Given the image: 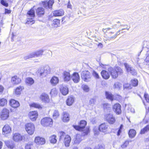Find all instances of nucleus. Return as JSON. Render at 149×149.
I'll return each instance as SVG.
<instances>
[{
  "mask_svg": "<svg viewBox=\"0 0 149 149\" xmlns=\"http://www.w3.org/2000/svg\"><path fill=\"white\" fill-rule=\"evenodd\" d=\"M100 65L105 69L108 68V71L110 73L113 79H116L118 77V74H121L123 73V70L119 67H116L113 68L111 67L108 68V66L104 65L102 64Z\"/></svg>",
  "mask_w": 149,
  "mask_h": 149,
  "instance_id": "1",
  "label": "nucleus"
},
{
  "mask_svg": "<svg viewBox=\"0 0 149 149\" xmlns=\"http://www.w3.org/2000/svg\"><path fill=\"white\" fill-rule=\"evenodd\" d=\"M60 140L63 141L65 146L68 147L69 146L71 141L70 137L63 132L60 133Z\"/></svg>",
  "mask_w": 149,
  "mask_h": 149,
  "instance_id": "2",
  "label": "nucleus"
},
{
  "mask_svg": "<svg viewBox=\"0 0 149 149\" xmlns=\"http://www.w3.org/2000/svg\"><path fill=\"white\" fill-rule=\"evenodd\" d=\"M111 28H109L102 29V31L106 33L107 34L106 35L107 36V40H109L113 39L116 38L117 37V34H115L114 32L109 31Z\"/></svg>",
  "mask_w": 149,
  "mask_h": 149,
  "instance_id": "3",
  "label": "nucleus"
},
{
  "mask_svg": "<svg viewBox=\"0 0 149 149\" xmlns=\"http://www.w3.org/2000/svg\"><path fill=\"white\" fill-rule=\"evenodd\" d=\"M25 129L27 132L30 135L33 134L35 131V126L32 123H29L26 124Z\"/></svg>",
  "mask_w": 149,
  "mask_h": 149,
  "instance_id": "4",
  "label": "nucleus"
},
{
  "mask_svg": "<svg viewBox=\"0 0 149 149\" xmlns=\"http://www.w3.org/2000/svg\"><path fill=\"white\" fill-rule=\"evenodd\" d=\"M53 123L52 120L49 118L46 117L41 120V124L43 126H51Z\"/></svg>",
  "mask_w": 149,
  "mask_h": 149,
  "instance_id": "5",
  "label": "nucleus"
},
{
  "mask_svg": "<svg viewBox=\"0 0 149 149\" xmlns=\"http://www.w3.org/2000/svg\"><path fill=\"white\" fill-rule=\"evenodd\" d=\"M91 76L90 73L88 70H84L81 72V77L85 81L88 82L89 81Z\"/></svg>",
  "mask_w": 149,
  "mask_h": 149,
  "instance_id": "6",
  "label": "nucleus"
},
{
  "mask_svg": "<svg viewBox=\"0 0 149 149\" xmlns=\"http://www.w3.org/2000/svg\"><path fill=\"white\" fill-rule=\"evenodd\" d=\"M87 124L86 121L84 120H82L80 121L79 126L73 125L74 128L77 130L82 131L84 129L85 127Z\"/></svg>",
  "mask_w": 149,
  "mask_h": 149,
  "instance_id": "7",
  "label": "nucleus"
},
{
  "mask_svg": "<svg viewBox=\"0 0 149 149\" xmlns=\"http://www.w3.org/2000/svg\"><path fill=\"white\" fill-rule=\"evenodd\" d=\"M26 135H21L18 133H15L13 134V140L15 142H18L24 140Z\"/></svg>",
  "mask_w": 149,
  "mask_h": 149,
  "instance_id": "8",
  "label": "nucleus"
},
{
  "mask_svg": "<svg viewBox=\"0 0 149 149\" xmlns=\"http://www.w3.org/2000/svg\"><path fill=\"white\" fill-rule=\"evenodd\" d=\"M105 117L107 121L110 124H113L116 121L115 118L112 114H107Z\"/></svg>",
  "mask_w": 149,
  "mask_h": 149,
  "instance_id": "9",
  "label": "nucleus"
},
{
  "mask_svg": "<svg viewBox=\"0 0 149 149\" xmlns=\"http://www.w3.org/2000/svg\"><path fill=\"white\" fill-rule=\"evenodd\" d=\"M9 111L6 109H4L2 111L1 114V118L2 119L5 120L9 117Z\"/></svg>",
  "mask_w": 149,
  "mask_h": 149,
  "instance_id": "10",
  "label": "nucleus"
},
{
  "mask_svg": "<svg viewBox=\"0 0 149 149\" xmlns=\"http://www.w3.org/2000/svg\"><path fill=\"white\" fill-rule=\"evenodd\" d=\"M12 132L11 128L10 126L8 124L5 125L3 128L2 134L6 135L11 133Z\"/></svg>",
  "mask_w": 149,
  "mask_h": 149,
  "instance_id": "11",
  "label": "nucleus"
},
{
  "mask_svg": "<svg viewBox=\"0 0 149 149\" xmlns=\"http://www.w3.org/2000/svg\"><path fill=\"white\" fill-rule=\"evenodd\" d=\"M38 116V112L36 111H30L29 113V117L32 121H36Z\"/></svg>",
  "mask_w": 149,
  "mask_h": 149,
  "instance_id": "12",
  "label": "nucleus"
},
{
  "mask_svg": "<svg viewBox=\"0 0 149 149\" xmlns=\"http://www.w3.org/2000/svg\"><path fill=\"white\" fill-rule=\"evenodd\" d=\"M61 93L63 95H66L68 94L69 89L67 86L62 85L60 88Z\"/></svg>",
  "mask_w": 149,
  "mask_h": 149,
  "instance_id": "13",
  "label": "nucleus"
},
{
  "mask_svg": "<svg viewBox=\"0 0 149 149\" xmlns=\"http://www.w3.org/2000/svg\"><path fill=\"white\" fill-rule=\"evenodd\" d=\"M124 65L128 72H130L132 75H136V70L132 67H131L130 65L127 63L125 64Z\"/></svg>",
  "mask_w": 149,
  "mask_h": 149,
  "instance_id": "14",
  "label": "nucleus"
},
{
  "mask_svg": "<svg viewBox=\"0 0 149 149\" xmlns=\"http://www.w3.org/2000/svg\"><path fill=\"white\" fill-rule=\"evenodd\" d=\"M108 125L105 123L101 124L99 127L98 129L100 131L107 133L108 131Z\"/></svg>",
  "mask_w": 149,
  "mask_h": 149,
  "instance_id": "15",
  "label": "nucleus"
},
{
  "mask_svg": "<svg viewBox=\"0 0 149 149\" xmlns=\"http://www.w3.org/2000/svg\"><path fill=\"white\" fill-rule=\"evenodd\" d=\"M121 106L118 103L115 104L113 107V111L117 114H119L121 113Z\"/></svg>",
  "mask_w": 149,
  "mask_h": 149,
  "instance_id": "16",
  "label": "nucleus"
},
{
  "mask_svg": "<svg viewBox=\"0 0 149 149\" xmlns=\"http://www.w3.org/2000/svg\"><path fill=\"white\" fill-rule=\"evenodd\" d=\"M21 81V79L17 76L12 77L11 79V83L13 85H16L19 84Z\"/></svg>",
  "mask_w": 149,
  "mask_h": 149,
  "instance_id": "17",
  "label": "nucleus"
},
{
  "mask_svg": "<svg viewBox=\"0 0 149 149\" xmlns=\"http://www.w3.org/2000/svg\"><path fill=\"white\" fill-rule=\"evenodd\" d=\"M9 104L11 107L14 108H17L20 106L19 102L13 99H11L10 100Z\"/></svg>",
  "mask_w": 149,
  "mask_h": 149,
  "instance_id": "18",
  "label": "nucleus"
},
{
  "mask_svg": "<svg viewBox=\"0 0 149 149\" xmlns=\"http://www.w3.org/2000/svg\"><path fill=\"white\" fill-rule=\"evenodd\" d=\"M35 142L37 144L42 145L45 143V139L39 136H37L35 138Z\"/></svg>",
  "mask_w": 149,
  "mask_h": 149,
  "instance_id": "19",
  "label": "nucleus"
},
{
  "mask_svg": "<svg viewBox=\"0 0 149 149\" xmlns=\"http://www.w3.org/2000/svg\"><path fill=\"white\" fill-rule=\"evenodd\" d=\"M64 12L62 9L56 10L53 12V15L55 17L61 16L64 15Z\"/></svg>",
  "mask_w": 149,
  "mask_h": 149,
  "instance_id": "20",
  "label": "nucleus"
},
{
  "mask_svg": "<svg viewBox=\"0 0 149 149\" xmlns=\"http://www.w3.org/2000/svg\"><path fill=\"white\" fill-rule=\"evenodd\" d=\"M41 100L43 102L48 103L49 99L48 95L45 93H43L40 96Z\"/></svg>",
  "mask_w": 149,
  "mask_h": 149,
  "instance_id": "21",
  "label": "nucleus"
},
{
  "mask_svg": "<svg viewBox=\"0 0 149 149\" xmlns=\"http://www.w3.org/2000/svg\"><path fill=\"white\" fill-rule=\"evenodd\" d=\"M71 78L75 83H77L80 80V77L78 74L76 72L74 73L72 76Z\"/></svg>",
  "mask_w": 149,
  "mask_h": 149,
  "instance_id": "22",
  "label": "nucleus"
},
{
  "mask_svg": "<svg viewBox=\"0 0 149 149\" xmlns=\"http://www.w3.org/2000/svg\"><path fill=\"white\" fill-rule=\"evenodd\" d=\"M74 98L72 96H69L66 101V104L69 106H71L74 103Z\"/></svg>",
  "mask_w": 149,
  "mask_h": 149,
  "instance_id": "23",
  "label": "nucleus"
},
{
  "mask_svg": "<svg viewBox=\"0 0 149 149\" xmlns=\"http://www.w3.org/2000/svg\"><path fill=\"white\" fill-rule=\"evenodd\" d=\"M102 77L105 79H109L110 77V74L109 72L106 70H103L101 72Z\"/></svg>",
  "mask_w": 149,
  "mask_h": 149,
  "instance_id": "24",
  "label": "nucleus"
},
{
  "mask_svg": "<svg viewBox=\"0 0 149 149\" xmlns=\"http://www.w3.org/2000/svg\"><path fill=\"white\" fill-rule=\"evenodd\" d=\"M59 82V79L58 77H53L51 79L50 82L52 86H56Z\"/></svg>",
  "mask_w": 149,
  "mask_h": 149,
  "instance_id": "25",
  "label": "nucleus"
},
{
  "mask_svg": "<svg viewBox=\"0 0 149 149\" xmlns=\"http://www.w3.org/2000/svg\"><path fill=\"white\" fill-rule=\"evenodd\" d=\"M44 13V9L42 7L38 8L36 10V13L39 17H41L43 15Z\"/></svg>",
  "mask_w": 149,
  "mask_h": 149,
  "instance_id": "26",
  "label": "nucleus"
},
{
  "mask_svg": "<svg viewBox=\"0 0 149 149\" xmlns=\"http://www.w3.org/2000/svg\"><path fill=\"white\" fill-rule=\"evenodd\" d=\"M36 73L40 77H45L46 76L45 72V70L43 68L39 69Z\"/></svg>",
  "mask_w": 149,
  "mask_h": 149,
  "instance_id": "27",
  "label": "nucleus"
},
{
  "mask_svg": "<svg viewBox=\"0 0 149 149\" xmlns=\"http://www.w3.org/2000/svg\"><path fill=\"white\" fill-rule=\"evenodd\" d=\"M63 78L65 81H68L71 79L70 73L68 72H65L63 74Z\"/></svg>",
  "mask_w": 149,
  "mask_h": 149,
  "instance_id": "28",
  "label": "nucleus"
},
{
  "mask_svg": "<svg viewBox=\"0 0 149 149\" xmlns=\"http://www.w3.org/2000/svg\"><path fill=\"white\" fill-rule=\"evenodd\" d=\"M60 25V20L57 19H55L53 20V23L52 24V27L56 28L59 26Z\"/></svg>",
  "mask_w": 149,
  "mask_h": 149,
  "instance_id": "29",
  "label": "nucleus"
},
{
  "mask_svg": "<svg viewBox=\"0 0 149 149\" xmlns=\"http://www.w3.org/2000/svg\"><path fill=\"white\" fill-rule=\"evenodd\" d=\"M81 136L80 134H77L75 138L74 142L75 144H79L82 141Z\"/></svg>",
  "mask_w": 149,
  "mask_h": 149,
  "instance_id": "30",
  "label": "nucleus"
},
{
  "mask_svg": "<svg viewBox=\"0 0 149 149\" xmlns=\"http://www.w3.org/2000/svg\"><path fill=\"white\" fill-rule=\"evenodd\" d=\"M25 82L27 85L30 86L34 83V81L32 78L28 77L26 79Z\"/></svg>",
  "mask_w": 149,
  "mask_h": 149,
  "instance_id": "31",
  "label": "nucleus"
},
{
  "mask_svg": "<svg viewBox=\"0 0 149 149\" xmlns=\"http://www.w3.org/2000/svg\"><path fill=\"white\" fill-rule=\"evenodd\" d=\"M69 120V116L68 113L64 112L63 113V117L62 120L64 122H67Z\"/></svg>",
  "mask_w": 149,
  "mask_h": 149,
  "instance_id": "32",
  "label": "nucleus"
},
{
  "mask_svg": "<svg viewBox=\"0 0 149 149\" xmlns=\"http://www.w3.org/2000/svg\"><path fill=\"white\" fill-rule=\"evenodd\" d=\"M122 84L118 82H115L113 86L114 89H115L118 90H120L122 88Z\"/></svg>",
  "mask_w": 149,
  "mask_h": 149,
  "instance_id": "33",
  "label": "nucleus"
},
{
  "mask_svg": "<svg viewBox=\"0 0 149 149\" xmlns=\"http://www.w3.org/2000/svg\"><path fill=\"white\" fill-rule=\"evenodd\" d=\"M136 134L135 130L133 129L130 130L129 132V136L130 138H132L134 137Z\"/></svg>",
  "mask_w": 149,
  "mask_h": 149,
  "instance_id": "34",
  "label": "nucleus"
},
{
  "mask_svg": "<svg viewBox=\"0 0 149 149\" xmlns=\"http://www.w3.org/2000/svg\"><path fill=\"white\" fill-rule=\"evenodd\" d=\"M5 143L8 147L11 149H13L15 146L14 143L12 142L7 141H6Z\"/></svg>",
  "mask_w": 149,
  "mask_h": 149,
  "instance_id": "35",
  "label": "nucleus"
},
{
  "mask_svg": "<svg viewBox=\"0 0 149 149\" xmlns=\"http://www.w3.org/2000/svg\"><path fill=\"white\" fill-rule=\"evenodd\" d=\"M23 89V87L22 86H19L17 87L15 90V94L17 95H19L21 93V92Z\"/></svg>",
  "mask_w": 149,
  "mask_h": 149,
  "instance_id": "36",
  "label": "nucleus"
},
{
  "mask_svg": "<svg viewBox=\"0 0 149 149\" xmlns=\"http://www.w3.org/2000/svg\"><path fill=\"white\" fill-rule=\"evenodd\" d=\"M7 104V100L4 98H0V106L3 107Z\"/></svg>",
  "mask_w": 149,
  "mask_h": 149,
  "instance_id": "37",
  "label": "nucleus"
},
{
  "mask_svg": "<svg viewBox=\"0 0 149 149\" xmlns=\"http://www.w3.org/2000/svg\"><path fill=\"white\" fill-rule=\"evenodd\" d=\"M28 17H33L35 16V11L32 9L29 11L27 13Z\"/></svg>",
  "mask_w": 149,
  "mask_h": 149,
  "instance_id": "38",
  "label": "nucleus"
},
{
  "mask_svg": "<svg viewBox=\"0 0 149 149\" xmlns=\"http://www.w3.org/2000/svg\"><path fill=\"white\" fill-rule=\"evenodd\" d=\"M106 96L107 99L110 100L111 101L113 100V95L111 93L109 92H106Z\"/></svg>",
  "mask_w": 149,
  "mask_h": 149,
  "instance_id": "39",
  "label": "nucleus"
},
{
  "mask_svg": "<svg viewBox=\"0 0 149 149\" xmlns=\"http://www.w3.org/2000/svg\"><path fill=\"white\" fill-rule=\"evenodd\" d=\"M44 51L43 49L40 50L36 52H35L36 57H37L41 56L43 54V53Z\"/></svg>",
  "mask_w": 149,
  "mask_h": 149,
  "instance_id": "40",
  "label": "nucleus"
},
{
  "mask_svg": "<svg viewBox=\"0 0 149 149\" xmlns=\"http://www.w3.org/2000/svg\"><path fill=\"white\" fill-rule=\"evenodd\" d=\"M82 131L83 132L82 133V135L83 136L87 135L90 132L89 128L87 127L85 129H83Z\"/></svg>",
  "mask_w": 149,
  "mask_h": 149,
  "instance_id": "41",
  "label": "nucleus"
},
{
  "mask_svg": "<svg viewBox=\"0 0 149 149\" xmlns=\"http://www.w3.org/2000/svg\"><path fill=\"white\" fill-rule=\"evenodd\" d=\"M29 106L31 107H33L39 109L42 108L41 106L39 104L35 103H33L30 104Z\"/></svg>",
  "mask_w": 149,
  "mask_h": 149,
  "instance_id": "42",
  "label": "nucleus"
},
{
  "mask_svg": "<svg viewBox=\"0 0 149 149\" xmlns=\"http://www.w3.org/2000/svg\"><path fill=\"white\" fill-rule=\"evenodd\" d=\"M149 130V125H147L141 130L140 133L141 134H144L148 132Z\"/></svg>",
  "mask_w": 149,
  "mask_h": 149,
  "instance_id": "43",
  "label": "nucleus"
},
{
  "mask_svg": "<svg viewBox=\"0 0 149 149\" xmlns=\"http://www.w3.org/2000/svg\"><path fill=\"white\" fill-rule=\"evenodd\" d=\"M56 136L55 135H53L50 138V140L51 143H55L57 141L56 139Z\"/></svg>",
  "mask_w": 149,
  "mask_h": 149,
  "instance_id": "44",
  "label": "nucleus"
},
{
  "mask_svg": "<svg viewBox=\"0 0 149 149\" xmlns=\"http://www.w3.org/2000/svg\"><path fill=\"white\" fill-rule=\"evenodd\" d=\"M35 21L33 20V18H28L27 19L26 23L28 24L32 25L35 23Z\"/></svg>",
  "mask_w": 149,
  "mask_h": 149,
  "instance_id": "45",
  "label": "nucleus"
},
{
  "mask_svg": "<svg viewBox=\"0 0 149 149\" xmlns=\"http://www.w3.org/2000/svg\"><path fill=\"white\" fill-rule=\"evenodd\" d=\"M45 72L46 75L50 73L51 72V69L48 66H47L45 67Z\"/></svg>",
  "mask_w": 149,
  "mask_h": 149,
  "instance_id": "46",
  "label": "nucleus"
},
{
  "mask_svg": "<svg viewBox=\"0 0 149 149\" xmlns=\"http://www.w3.org/2000/svg\"><path fill=\"white\" fill-rule=\"evenodd\" d=\"M138 84V81L137 79H134L131 80V84L134 86H136Z\"/></svg>",
  "mask_w": 149,
  "mask_h": 149,
  "instance_id": "47",
  "label": "nucleus"
},
{
  "mask_svg": "<svg viewBox=\"0 0 149 149\" xmlns=\"http://www.w3.org/2000/svg\"><path fill=\"white\" fill-rule=\"evenodd\" d=\"M123 88L124 89H130L132 88L130 84L128 83L125 84L123 85Z\"/></svg>",
  "mask_w": 149,
  "mask_h": 149,
  "instance_id": "48",
  "label": "nucleus"
},
{
  "mask_svg": "<svg viewBox=\"0 0 149 149\" xmlns=\"http://www.w3.org/2000/svg\"><path fill=\"white\" fill-rule=\"evenodd\" d=\"M54 3V1L53 0H50L48 2H47L48 6L49 8H51Z\"/></svg>",
  "mask_w": 149,
  "mask_h": 149,
  "instance_id": "49",
  "label": "nucleus"
},
{
  "mask_svg": "<svg viewBox=\"0 0 149 149\" xmlns=\"http://www.w3.org/2000/svg\"><path fill=\"white\" fill-rule=\"evenodd\" d=\"M104 146L103 144L99 145L96 146L94 149H104Z\"/></svg>",
  "mask_w": 149,
  "mask_h": 149,
  "instance_id": "50",
  "label": "nucleus"
},
{
  "mask_svg": "<svg viewBox=\"0 0 149 149\" xmlns=\"http://www.w3.org/2000/svg\"><path fill=\"white\" fill-rule=\"evenodd\" d=\"M1 3L3 5L7 7L8 6V4L6 0H1Z\"/></svg>",
  "mask_w": 149,
  "mask_h": 149,
  "instance_id": "51",
  "label": "nucleus"
},
{
  "mask_svg": "<svg viewBox=\"0 0 149 149\" xmlns=\"http://www.w3.org/2000/svg\"><path fill=\"white\" fill-rule=\"evenodd\" d=\"M82 88L83 90L86 92H87L89 91V88L88 86L85 85H83L82 86Z\"/></svg>",
  "mask_w": 149,
  "mask_h": 149,
  "instance_id": "52",
  "label": "nucleus"
},
{
  "mask_svg": "<svg viewBox=\"0 0 149 149\" xmlns=\"http://www.w3.org/2000/svg\"><path fill=\"white\" fill-rule=\"evenodd\" d=\"M50 93L52 95H55L57 94V92L56 89L54 88L52 89Z\"/></svg>",
  "mask_w": 149,
  "mask_h": 149,
  "instance_id": "53",
  "label": "nucleus"
},
{
  "mask_svg": "<svg viewBox=\"0 0 149 149\" xmlns=\"http://www.w3.org/2000/svg\"><path fill=\"white\" fill-rule=\"evenodd\" d=\"M93 76L96 79H99L100 77L98 74L95 71H93L92 73Z\"/></svg>",
  "mask_w": 149,
  "mask_h": 149,
  "instance_id": "54",
  "label": "nucleus"
},
{
  "mask_svg": "<svg viewBox=\"0 0 149 149\" xmlns=\"http://www.w3.org/2000/svg\"><path fill=\"white\" fill-rule=\"evenodd\" d=\"M59 115V113L58 111L55 110L54 111L53 114V116L54 117V118H57L58 116Z\"/></svg>",
  "mask_w": 149,
  "mask_h": 149,
  "instance_id": "55",
  "label": "nucleus"
},
{
  "mask_svg": "<svg viewBox=\"0 0 149 149\" xmlns=\"http://www.w3.org/2000/svg\"><path fill=\"white\" fill-rule=\"evenodd\" d=\"M96 102V100L95 98L91 99L89 102V104L91 105L94 104Z\"/></svg>",
  "mask_w": 149,
  "mask_h": 149,
  "instance_id": "56",
  "label": "nucleus"
},
{
  "mask_svg": "<svg viewBox=\"0 0 149 149\" xmlns=\"http://www.w3.org/2000/svg\"><path fill=\"white\" fill-rule=\"evenodd\" d=\"M144 97L147 102H149V95L148 94L145 93Z\"/></svg>",
  "mask_w": 149,
  "mask_h": 149,
  "instance_id": "57",
  "label": "nucleus"
},
{
  "mask_svg": "<svg viewBox=\"0 0 149 149\" xmlns=\"http://www.w3.org/2000/svg\"><path fill=\"white\" fill-rule=\"evenodd\" d=\"M129 144V142L128 141H125L123 144H122L121 146L122 148H126Z\"/></svg>",
  "mask_w": 149,
  "mask_h": 149,
  "instance_id": "58",
  "label": "nucleus"
},
{
  "mask_svg": "<svg viewBox=\"0 0 149 149\" xmlns=\"http://www.w3.org/2000/svg\"><path fill=\"white\" fill-rule=\"evenodd\" d=\"M117 23L118 24V26H117V24H115L113 26H112L113 28L115 29L117 27H118L119 26H122L121 24H120V22H119V21L118 22H117Z\"/></svg>",
  "mask_w": 149,
  "mask_h": 149,
  "instance_id": "59",
  "label": "nucleus"
},
{
  "mask_svg": "<svg viewBox=\"0 0 149 149\" xmlns=\"http://www.w3.org/2000/svg\"><path fill=\"white\" fill-rule=\"evenodd\" d=\"M29 55V56H30V58H34L36 57L35 52H33L32 53H31Z\"/></svg>",
  "mask_w": 149,
  "mask_h": 149,
  "instance_id": "60",
  "label": "nucleus"
},
{
  "mask_svg": "<svg viewBox=\"0 0 149 149\" xmlns=\"http://www.w3.org/2000/svg\"><path fill=\"white\" fill-rule=\"evenodd\" d=\"M145 61L146 62H149V52H148L147 54V56L145 59Z\"/></svg>",
  "mask_w": 149,
  "mask_h": 149,
  "instance_id": "61",
  "label": "nucleus"
},
{
  "mask_svg": "<svg viewBox=\"0 0 149 149\" xmlns=\"http://www.w3.org/2000/svg\"><path fill=\"white\" fill-rule=\"evenodd\" d=\"M4 89V88L3 86L0 85V95L2 93Z\"/></svg>",
  "mask_w": 149,
  "mask_h": 149,
  "instance_id": "62",
  "label": "nucleus"
},
{
  "mask_svg": "<svg viewBox=\"0 0 149 149\" xmlns=\"http://www.w3.org/2000/svg\"><path fill=\"white\" fill-rule=\"evenodd\" d=\"M11 11L7 9H5V14H10L11 13Z\"/></svg>",
  "mask_w": 149,
  "mask_h": 149,
  "instance_id": "63",
  "label": "nucleus"
},
{
  "mask_svg": "<svg viewBox=\"0 0 149 149\" xmlns=\"http://www.w3.org/2000/svg\"><path fill=\"white\" fill-rule=\"evenodd\" d=\"M42 4L43 5L44 7H46L47 6H48L47 2V1L43 2L42 3Z\"/></svg>",
  "mask_w": 149,
  "mask_h": 149,
  "instance_id": "64",
  "label": "nucleus"
}]
</instances>
